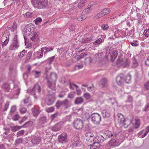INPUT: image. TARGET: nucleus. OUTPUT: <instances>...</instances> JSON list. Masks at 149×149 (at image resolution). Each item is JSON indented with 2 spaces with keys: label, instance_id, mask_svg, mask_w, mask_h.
Segmentation results:
<instances>
[{
  "label": "nucleus",
  "instance_id": "obj_41",
  "mask_svg": "<svg viewBox=\"0 0 149 149\" xmlns=\"http://www.w3.org/2000/svg\"><path fill=\"white\" fill-rule=\"evenodd\" d=\"M23 139L22 138H17L15 141V143L16 144H18L21 143L22 142Z\"/></svg>",
  "mask_w": 149,
  "mask_h": 149
},
{
  "label": "nucleus",
  "instance_id": "obj_27",
  "mask_svg": "<svg viewBox=\"0 0 149 149\" xmlns=\"http://www.w3.org/2000/svg\"><path fill=\"white\" fill-rule=\"evenodd\" d=\"M31 70V67L30 66H29L27 69V72L24 73L23 75V77L24 79L28 77Z\"/></svg>",
  "mask_w": 149,
  "mask_h": 149
},
{
  "label": "nucleus",
  "instance_id": "obj_62",
  "mask_svg": "<svg viewBox=\"0 0 149 149\" xmlns=\"http://www.w3.org/2000/svg\"><path fill=\"white\" fill-rule=\"evenodd\" d=\"M139 120H136V125H137V126H135V128H138L140 125V124H139Z\"/></svg>",
  "mask_w": 149,
  "mask_h": 149
},
{
  "label": "nucleus",
  "instance_id": "obj_28",
  "mask_svg": "<svg viewBox=\"0 0 149 149\" xmlns=\"http://www.w3.org/2000/svg\"><path fill=\"white\" fill-rule=\"evenodd\" d=\"M52 50L53 48L51 47H45L41 48V51L44 52L45 54H46L47 52Z\"/></svg>",
  "mask_w": 149,
  "mask_h": 149
},
{
  "label": "nucleus",
  "instance_id": "obj_23",
  "mask_svg": "<svg viewBox=\"0 0 149 149\" xmlns=\"http://www.w3.org/2000/svg\"><path fill=\"white\" fill-rule=\"evenodd\" d=\"M99 83L103 87H107V80L105 78H102L100 80Z\"/></svg>",
  "mask_w": 149,
  "mask_h": 149
},
{
  "label": "nucleus",
  "instance_id": "obj_11",
  "mask_svg": "<svg viewBox=\"0 0 149 149\" xmlns=\"http://www.w3.org/2000/svg\"><path fill=\"white\" fill-rule=\"evenodd\" d=\"M45 79L47 81H48V79L49 81L56 82L57 79V75L56 73L53 72H52L49 76L46 75Z\"/></svg>",
  "mask_w": 149,
  "mask_h": 149
},
{
  "label": "nucleus",
  "instance_id": "obj_51",
  "mask_svg": "<svg viewBox=\"0 0 149 149\" xmlns=\"http://www.w3.org/2000/svg\"><path fill=\"white\" fill-rule=\"evenodd\" d=\"M55 58V56H52L51 57H50L47 59V61H48L49 64L52 63L54 60Z\"/></svg>",
  "mask_w": 149,
  "mask_h": 149
},
{
  "label": "nucleus",
  "instance_id": "obj_63",
  "mask_svg": "<svg viewBox=\"0 0 149 149\" xmlns=\"http://www.w3.org/2000/svg\"><path fill=\"white\" fill-rule=\"evenodd\" d=\"M26 17H32L31 13L30 12H27L25 14Z\"/></svg>",
  "mask_w": 149,
  "mask_h": 149
},
{
  "label": "nucleus",
  "instance_id": "obj_1",
  "mask_svg": "<svg viewBox=\"0 0 149 149\" xmlns=\"http://www.w3.org/2000/svg\"><path fill=\"white\" fill-rule=\"evenodd\" d=\"M104 136L106 138H111V140L109 141V145L110 146H117L116 141L115 139H118L119 135L114 132H112L110 131L105 132L104 134Z\"/></svg>",
  "mask_w": 149,
  "mask_h": 149
},
{
  "label": "nucleus",
  "instance_id": "obj_2",
  "mask_svg": "<svg viewBox=\"0 0 149 149\" xmlns=\"http://www.w3.org/2000/svg\"><path fill=\"white\" fill-rule=\"evenodd\" d=\"M33 6L38 9L44 8L47 7L48 4V0H31Z\"/></svg>",
  "mask_w": 149,
  "mask_h": 149
},
{
  "label": "nucleus",
  "instance_id": "obj_32",
  "mask_svg": "<svg viewBox=\"0 0 149 149\" xmlns=\"http://www.w3.org/2000/svg\"><path fill=\"white\" fill-rule=\"evenodd\" d=\"M92 61V60L91 58H87L85 60L84 63L86 65H88L90 64Z\"/></svg>",
  "mask_w": 149,
  "mask_h": 149
},
{
  "label": "nucleus",
  "instance_id": "obj_53",
  "mask_svg": "<svg viewBox=\"0 0 149 149\" xmlns=\"http://www.w3.org/2000/svg\"><path fill=\"white\" fill-rule=\"evenodd\" d=\"M19 118V116L18 114H17L13 116L12 119L15 121L18 120Z\"/></svg>",
  "mask_w": 149,
  "mask_h": 149
},
{
  "label": "nucleus",
  "instance_id": "obj_31",
  "mask_svg": "<svg viewBox=\"0 0 149 149\" xmlns=\"http://www.w3.org/2000/svg\"><path fill=\"white\" fill-rule=\"evenodd\" d=\"M92 39V37L84 38L81 41V43L82 44H84L88 42Z\"/></svg>",
  "mask_w": 149,
  "mask_h": 149
},
{
  "label": "nucleus",
  "instance_id": "obj_14",
  "mask_svg": "<svg viewBox=\"0 0 149 149\" xmlns=\"http://www.w3.org/2000/svg\"><path fill=\"white\" fill-rule=\"evenodd\" d=\"M19 46V42L18 41H13L9 47L10 50H15L17 49Z\"/></svg>",
  "mask_w": 149,
  "mask_h": 149
},
{
  "label": "nucleus",
  "instance_id": "obj_26",
  "mask_svg": "<svg viewBox=\"0 0 149 149\" xmlns=\"http://www.w3.org/2000/svg\"><path fill=\"white\" fill-rule=\"evenodd\" d=\"M84 102L83 99L81 97H77L74 101V103L79 104H81Z\"/></svg>",
  "mask_w": 149,
  "mask_h": 149
},
{
  "label": "nucleus",
  "instance_id": "obj_60",
  "mask_svg": "<svg viewBox=\"0 0 149 149\" xmlns=\"http://www.w3.org/2000/svg\"><path fill=\"white\" fill-rule=\"evenodd\" d=\"M26 51L25 50H23L21 52H20V54L19 55V57H23L25 53L26 52Z\"/></svg>",
  "mask_w": 149,
  "mask_h": 149
},
{
  "label": "nucleus",
  "instance_id": "obj_50",
  "mask_svg": "<svg viewBox=\"0 0 149 149\" xmlns=\"http://www.w3.org/2000/svg\"><path fill=\"white\" fill-rule=\"evenodd\" d=\"M84 97L86 99H89L91 98V95L88 93H85L84 95Z\"/></svg>",
  "mask_w": 149,
  "mask_h": 149
},
{
  "label": "nucleus",
  "instance_id": "obj_15",
  "mask_svg": "<svg viewBox=\"0 0 149 149\" xmlns=\"http://www.w3.org/2000/svg\"><path fill=\"white\" fill-rule=\"evenodd\" d=\"M63 125V123L59 122L55 125L52 127V130L54 131H57L61 128Z\"/></svg>",
  "mask_w": 149,
  "mask_h": 149
},
{
  "label": "nucleus",
  "instance_id": "obj_30",
  "mask_svg": "<svg viewBox=\"0 0 149 149\" xmlns=\"http://www.w3.org/2000/svg\"><path fill=\"white\" fill-rule=\"evenodd\" d=\"M110 12V10L109 8H105L103 9L101 12V13L103 16L108 14Z\"/></svg>",
  "mask_w": 149,
  "mask_h": 149
},
{
  "label": "nucleus",
  "instance_id": "obj_37",
  "mask_svg": "<svg viewBox=\"0 0 149 149\" xmlns=\"http://www.w3.org/2000/svg\"><path fill=\"white\" fill-rule=\"evenodd\" d=\"M131 76L130 75L127 76L125 78V81L127 83H129L130 82Z\"/></svg>",
  "mask_w": 149,
  "mask_h": 149
},
{
  "label": "nucleus",
  "instance_id": "obj_21",
  "mask_svg": "<svg viewBox=\"0 0 149 149\" xmlns=\"http://www.w3.org/2000/svg\"><path fill=\"white\" fill-rule=\"evenodd\" d=\"M41 140V138L40 137H35L31 140V142L33 144H38Z\"/></svg>",
  "mask_w": 149,
  "mask_h": 149
},
{
  "label": "nucleus",
  "instance_id": "obj_33",
  "mask_svg": "<svg viewBox=\"0 0 149 149\" xmlns=\"http://www.w3.org/2000/svg\"><path fill=\"white\" fill-rule=\"evenodd\" d=\"M87 1V0H81L78 4V7L80 8L81 7L84 6L85 4V3Z\"/></svg>",
  "mask_w": 149,
  "mask_h": 149
},
{
  "label": "nucleus",
  "instance_id": "obj_3",
  "mask_svg": "<svg viewBox=\"0 0 149 149\" xmlns=\"http://www.w3.org/2000/svg\"><path fill=\"white\" fill-rule=\"evenodd\" d=\"M104 140V137L102 135H99L96 136L94 140V144H91V149H97L100 147V143H102Z\"/></svg>",
  "mask_w": 149,
  "mask_h": 149
},
{
  "label": "nucleus",
  "instance_id": "obj_58",
  "mask_svg": "<svg viewBox=\"0 0 149 149\" xmlns=\"http://www.w3.org/2000/svg\"><path fill=\"white\" fill-rule=\"evenodd\" d=\"M30 122L28 121L26 122L24 124L22 127H27L29 126L30 125Z\"/></svg>",
  "mask_w": 149,
  "mask_h": 149
},
{
  "label": "nucleus",
  "instance_id": "obj_35",
  "mask_svg": "<svg viewBox=\"0 0 149 149\" xmlns=\"http://www.w3.org/2000/svg\"><path fill=\"white\" fill-rule=\"evenodd\" d=\"M103 40H104V39H103L102 38L101 39V38H100L97 40L95 41L94 42H93V43L95 45L100 44L102 42Z\"/></svg>",
  "mask_w": 149,
  "mask_h": 149
},
{
  "label": "nucleus",
  "instance_id": "obj_64",
  "mask_svg": "<svg viewBox=\"0 0 149 149\" xmlns=\"http://www.w3.org/2000/svg\"><path fill=\"white\" fill-rule=\"evenodd\" d=\"M149 109V103H147L145 106V108L143 109L145 111H146L147 109Z\"/></svg>",
  "mask_w": 149,
  "mask_h": 149
},
{
  "label": "nucleus",
  "instance_id": "obj_38",
  "mask_svg": "<svg viewBox=\"0 0 149 149\" xmlns=\"http://www.w3.org/2000/svg\"><path fill=\"white\" fill-rule=\"evenodd\" d=\"M32 52H28L27 55V56L26 57L25 61L26 62H27L29 61L31 59V57L32 56Z\"/></svg>",
  "mask_w": 149,
  "mask_h": 149
},
{
  "label": "nucleus",
  "instance_id": "obj_45",
  "mask_svg": "<svg viewBox=\"0 0 149 149\" xmlns=\"http://www.w3.org/2000/svg\"><path fill=\"white\" fill-rule=\"evenodd\" d=\"M86 18V16L82 15L77 18V19L79 21H81L84 19H85Z\"/></svg>",
  "mask_w": 149,
  "mask_h": 149
},
{
  "label": "nucleus",
  "instance_id": "obj_8",
  "mask_svg": "<svg viewBox=\"0 0 149 149\" xmlns=\"http://www.w3.org/2000/svg\"><path fill=\"white\" fill-rule=\"evenodd\" d=\"M55 99V96L53 93L52 94H49L47 96L45 102L47 105H50L54 102Z\"/></svg>",
  "mask_w": 149,
  "mask_h": 149
},
{
  "label": "nucleus",
  "instance_id": "obj_49",
  "mask_svg": "<svg viewBox=\"0 0 149 149\" xmlns=\"http://www.w3.org/2000/svg\"><path fill=\"white\" fill-rule=\"evenodd\" d=\"M42 19L40 17H38L34 20V22L36 24H38L42 21Z\"/></svg>",
  "mask_w": 149,
  "mask_h": 149
},
{
  "label": "nucleus",
  "instance_id": "obj_16",
  "mask_svg": "<svg viewBox=\"0 0 149 149\" xmlns=\"http://www.w3.org/2000/svg\"><path fill=\"white\" fill-rule=\"evenodd\" d=\"M86 138L87 141L91 143L93 142V144H94V140H95V139H94V137L93 134H91L90 133L87 134L86 136Z\"/></svg>",
  "mask_w": 149,
  "mask_h": 149
},
{
  "label": "nucleus",
  "instance_id": "obj_7",
  "mask_svg": "<svg viewBox=\"0 0 149 149\" xmlns=\"http://www.w3.org/2000/svg\"><path fill=\"white\" fill-rule=\"evenodd\" d=\"M73 125L77 129H81L84 126L83 121L81 119H77L74 121Z\"/></svg>",
  "mask_w": 149,
  "mask_h": 149
},
{
  "label": "nucleus",
  "instance_id": "obj_42",
  "mask_svg": "<svg viewBox=\"0 0 149 149\" xmlns=\"http://www.w3.org/2000/svg\"><path fill=\"white\" fill-rule=\"evenodd\" d=\"M10 103V102L8 101H7L6 102L4 106V108H3V111H7L8 108V107H9Z\"/></svg>",
  "mask_w": 149,
  "mask_h": 149
},
{
  "label": "nucleus",
  "instance_id": "obj_47",
  "mask_svg": "<svg viewBox=\"0 0 149 149\" xmlns=\"http://www.w3.org/2000/svg\"><path fill=\"white\" fill-rule=\"evenodd\" d=\"M143 35L146 37L149 36V29L145 30L143 32Z\"/></svg>",
  "mask_w": 149,
  "mask_h": 149
},
{
  "label": "nucleus",
  "instance_id": "obj_25",
  "mask_svg": "<svg viewBox=\"0 0 149 149\" xmlns=\"http://www.w3.org/2000/svg\"><path fill=\"white\" fill-rule=\"evenodd\" d=\"M2 87L5 91L9 92L10 90V85L7 83H4L2 85Z\"/></svg>",
  "mask_w": 149,
  "mask_h": 149
},
{
  "label": "nucleus",
  "instance_id": "obj_52",
  "mask_svg": "<svg viewBox=\"0 0 149 149\" xmlns=\"http://www.w3.org/2000/svg\"><path fill=\"white\" fill-rule=\"evenodd\" d=\"M20 112L22 114H24L26 113V109L24 107H22L19 109Z\"/></svg>",
  "mask_w": 149,
  "mask_h": 149
},
{
  "label": "nucleus",
  "instance_id": "obj_6",
  "mask_svg": "<svg viewBox=\"0 0 149 149\" xmlns=\"http://www.w3.org/2000/svg\"><path fill=\"white\" fill-rule=\"evenodd\" d=\"M91 120L95 124H98L101 120L100 115L97 113H94L91 114Z\"/></svg>",
  "mask_w": 149,
  "mask_h": 149
},
{
  "label": "nucleus",
  "instance_id": "obj_29",
  "mask_svg": "<svg viewBox=\"0 0 149 149\" xmlns=\"http://www.w3.org/2000/svg\"><path fill=\"white\" fill-rule=\"evenodd\" d=\"M40 111L37 109H35L33 110L32 113L33 116L37 118L38 115L40 114Z\"/></svg>",
  "mask_w": 149,
  "mask_h": 149
},
{
  "label": "nucleus",
  "instance_id": "obj_61",
  "mask_svg": "<svg viewBox=\"0 0 149 149\" xmlns=\"http://www.w3.org/2000/svg\"><path fill=\"white\" fill-rule=\"evenodd\" d=\"M144 86L148 90L149 89V81H148L145 83Z\"/></svg>",
  "mask_w": 149,
  "mask_h": 149
},
{
  "label": "nucleus",
  "instance_id": "obj_46",
  "mask_svg": "<svg viewBox=\"0 0 149 149\" xmlns=\"http://www.w3.org/2000/svg\"><path fill=\"white\" fill-rule=\"evenodd\" d=\"M112 54L111 57L113 58L114 59L116 58L118 54V52L117 51H115L113 52H112Z\"/></svg>",
  "mask_w": 149,
  "mask_h": 149
},
{
  "label": "nucleus",
  "instance_id": "obj_59",
  "mask_svg": "<svg viewBox=\"0 0 149 149\" xmlns=\"http://www.w3.org/2000/svg\"><path fill=\"white\" fill-rule=\"evenodd\" d=\"M103 16L102 15L101 13L100 12L98 14L96 15L95 16L94 18V19H97L98 18H99L100 17H102Z\"/></svg>",
  "mask_w": 149,
  "mask_h": 149
},
{
  "label": "nucleus",
  "instance_id": "obj_55",
  "mask_svg": "<svg viewBox=\"0 0 149 149\" xmlns=\"http://www.w3.org/2000/svg\"><path fill=\"white\" fill-rule=\"evenodd\" d=\"M108 27V25L107 24H104L102 25V28L104 30H106Z\"/></svg>",
  "mask_w": 149,
  "mask_h": 149
},
{
  "label": "nucleus",
  "instance_id": "obj_22",
  "mask_svg": "<svg viewBox=\"0 0 149 149\" xmlns=\"http://www.w3.org/2000/svg\"><path fill=\"white\" fill-rule=\"evenodd\" d=\"M39 121L40 124H41L45 123L47 122L46 116L44 115H40Z\"/></svg>",
  "mask_w": 149,
  "mask_h": 149
},
{
  "label": "nucleus",
  "instance_id": "obj_44",
  "mask_svg": "<svg viewBox=\"0 0 149 149\" xmlns=\"http://www.w3.org/2000/svg\"><path fill=\"white\" fill-rule=\"evenodd\" d=\"M138 66V63L135 59H134L132 61V67L133 68H135Z\"/></svg>",
  "mask_w": 149,
  "mask_h": 149
},
{
  "label": "nucleus",
  "instance_id": "obj_10",
  "mask_svg": "<svg viewBox=\"0 0 149 149\" xmlns=\"http://www.w3.org/2000/svg\"><path fill=\"white\" fill-rule=\"evenodd\" d=\"M68 104V101L67 99H65L64 100L61 101L58 100L56 102V108L58 109L62 105H63L65 107V108H67V106Z\"/></svg>",
  "mask_w": 149,
  "mask_h": 149
},
{
  "label": "nucleus",
  "instance_id": "obj_12",
  "mask_svg": "<svg viewBox=\"0 0 149 149\" xmlns=\"http://www.w3.org/2000/svg\"><path fill=\"white\" fill-rule=\"evenodd\" d=\"M58 141L61 143H64L67 141V135L65 133H62L58 136Z\"/></svg>",
  "mask_w": 149,
  "mask_h": 149
},
{
  "label": "nucleus",
  "instance_id": "obj_39",
  "mask_svg": "<svg viewBox=\"0 0 149 149\" xmlns=\"http://www.w3.org/2000/svg\"><path fill=\"white\" fill-rule=\"evenodd\" d=\"M59 113L56 112L52 115L51 116V118L52 120H53L54 118H56L58 117V116H60Z\"/></svg>",
  "mask_w": 149,
  "mask_h": 149
},
{
  "label": "nucleus",
  "instance_id": "obj_5",
  "mask_svg": "<svg viewBox=\"0 0 149 149\" xmlns=\"http://www.w3.org/2000/svg\"><path fill=\"white\" fill-rule=\"evenodd\" d=\"M116 63L117 65L124 68L129 66L130 62L127 58L122 59L120 58L117 60Z\"/></svg>",
  "mask_w": 149,
  "mask_h": 149
},
{
  "label": "nucleus",
  "instance_id": "obj_4",
  "mask_svg": "<svg viewBox=\"0 0 149 149\" xmlns=\"http://www.w3.org/2000/svg\"><path fill=\"white\" fill-rule=\"evenodd\" d=\"M41 91L40 86L38 84H35L31 91V94L34 96L35 99H37L40 95Z\"/></svg>",
  "mask_w": 149,
  "mask_h": 149
},
{
  "label": "nucleus",
  "instance_id": "obj_17",
  "mask_svg": "<svg viewBox=\"0 0 149 149\" xmlns=\"http://www.w3.org/2000/svg\"><path fill=\"white\" fill-rule=\"evenodd\" d=\"M116 83L118 85H122L124 81V80L122 77L120 76H118L116 79Z\"/></svg>",
  "mask_w": 149,
  "mask_h": 149
},
{
  "label": "nucleus",
  "instance_id": "obj_54",
  "mask_svg": "<svg viewBox=\"0 0 149 149\" xmlns=\"http://www.w3.org/2000/svg\"><path fill=\"white\" fill-rule=\"evenodd\" d=\"M24 133V130H22L21 131H18L17 133V136H20L22 135H23Z\"/></svg>",
  "mask_w": 149,
  "mask_h": 149
},
{
  "label": "nucleus",
  "instance_id": "obj_48",
  "mask_svg": "<svg viewBox=\"0 0 149 149\" xmlns=\"http://www.w3.org/2000/svg\"><path fill=\"white\" fill-rule=\"evenodd\" d=\"M22 127V126H16L13 127L12 128V130L13 132H16L19 129L21 128Z\"/></svg>",
  "mask_w": 149,
  "mask_h": 149
},
{
  "label": "nucleus",
  "instance_id": "obj_19",
  "mask_svg": "<svg viewBox=\"0 0 149 149\" xmlns=\"http://www.w3.org/2000/svg\"><path fill=\"white\" fill-rule=\"evenodd\" d=\"M102 116L104 118H108L110 116L109 111L107 110H103L101 112Z\"/></svg>",
  "mask_w": 149,
  "mask_h": 149
},
{
  "label": "nucleus",
  "instance_id": "obj_43",
  "mask_svg": "<svg viewBox=\"0 0 149 149\" xmlns=\"http://www.w3.org/2000/svg\"><path fill=\"white\" fill-rule=\"evenodd\" d=\"M15 95H18L20 93V89L18 87H15Z\"/></svg>",
  "mask_w": 149,
  "mask_h": 149
},
{
  "label": "nucleus",
  "instance_id": "obj_13",
  "mask_svg": "<svg viewBox=\"0 0 149 149\" xmlns=\"http://www.w3.org/2000/svg\"><path fill=\"white\" fill-rule=\"evenodd\" d=\"M47 84L48 87L50 89L53 90H55L56 87L55 81H49L48 79V81H47Z\"/></svg>",
  "mask_w": 149,
  "mask_h": 149
},
{
  "label": "nucleus",
  "instance_id": "obj_9",
  "mask_svg": "<svg viewBox=\"0 0 149 149\" xmlns=\"http://www.w3.org/2000/svg\"><path fill=\"white\" fill-rule=\"evenodd\" d=\"M118 117V121L120 124H123V125L125 127H128V125H126L125 118L120 113H119L117 115Z\"/></svg>",
  "mask_w": 149,
  "mask_h": 149
},
{
  "label": "nucleus",
  "instance_id": "obj_56",
  "mask_svg": "<svg viewBox=\"0 0 149 149\" xmlns=\"http://www.w3.org/2000/svg\"><path fill=\"white\" fill-rule=\"evenodd\" d=\"M16 110V106L14 105L13 106L11 107L10 112L11 113H13Z\"/></svg>",
  "mask_w": 149,
  "mask_h": 149
},
{
  "label": "nucleus",
  "instance_id": "obj_24",
  "mask_svg": "<svg viewBox=\"0 0 149 149\" xmlns=\"http://www.w3.org/2000/svg\"><path fill=\"white\" fill-rule=\"evenodd\" d=\"M17 28V25L16 22H14L13 25L10 27L7 28V30H10L11 31L13 32Z\"/></svg>",
  "mask_w": 149,
  "mask_h": 149
},
{
  "label": "nucleus",
  "instance_id": "obj_40",
  "mask_svg": "<svg viewBox=\"0 0 149 149\" xmlns=\"http://www.w3.org/2000/svg\"><path fill=\"white\" fill-rule=\"evenodd\" d=\"M47 113H49L54 111V109L53 107L49 108H46L45 109Z\"/></svg>",
  "mask_w": 149,
  "mask_h": 149
},
{
  "label": "nucleus",
  "instance_id": "obj_18",
  "mask_svg": "<svg viewBox=\"0 0 149 149\" xmlns=\"http://www.w3.org/2000/svg\"><path fill=\"white\" fill-rule=\"evenodd\" d=\"M1 41L2 42V47H4L7 45L9 41V39H7L4 35H3L1 38Z\"/></svg>",
  "mask_w": 149,
  "mask_h": 149
},
{
  "label": "nucleus",
  "instance_id": "obj_36",
  "mask_svg": "<svg viewBox=\"0 0 149 149\" xmlns=\"http://www.w3.org/2000/svg\"><path fill=\"white\" fill-rule=\"evenodd\" d=\"M32 72L33 73H35L34 75L35 76V78H37L39 77L41 73V71H39L37 70H33Z\"/></svg>",
  "mask_w": 149,
  "mask_h": 149
},
{
  "label": "nucleus",
  "instance_id": "obj_34",
  "mask_svg": "<svg viewBox=\"0 0 149 149\" xmlns=\"http://www.w3.org/2000/svg\"><path fill=\"white\" fill-rule=\"evenodd\" d=\"M80 141L79 140H77L74 141L72 145V147L74 148L79 146L80 145Z\"/></svg>",
  "mask_w": 149,
  "mask_h": 149
},
{
  "label": "nucleus",
  "instance_id": "obj_20",
  "mask_svg": "<svg viewBox=\"0 0 149 149\" xmlns=\"http://www.w3.org/2000/svg\"><path fill=\"white\" fill-rule=\"evenodd\" d=\"M31 39L33 41H37L38 40V35L36 32H33L32 33Z\"/></svg>",
  "mask_w": 149,
  "mask_h": 149
},
{
  "label": "nucleus",
  "instance_id": "obj_57",
  "mask_svg": "<svg viewBox=\"0 0 149 149\" xmlns=\"http://www.w3.org/2000/svg\"><path fill=\"white\" fill-rule=\"evenodd\" d=\"M86 54L85 53V52L79 55V56L77 58L79 60V59L83 58L84 57L86 56Z\"/></svg>",
  "mask_w": 149,
  "mask_h": 149
}]
</instances>
